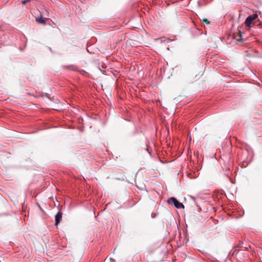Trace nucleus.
Instances as JSON below:
<instances>
[{
    "label": "nucleus",
    "mask_w": 262,
    "mask_h": 262,
    "mask_svg": "<svg viewBox=\"0 0 262 262\" xmlns=\"http://www.w3.org/2000/svg\"><path fill=\"white\" fill-rule=\"evenodd\" d=\"M202 21L203 23L204 27H206V25L208 26L211 24V22L209 21L207 18H203L202 19Z\"/></svg>",
    "instance_id": "6"
},
{
    "label": "nucleus",
    "mask_w": 262,
    "mask_h": 262,
    "mask_svg": "<svg viewBox=\"0 0 262 262\" xmlns=\"http://www.w3.org/2000/svg\"><path fill=\"white\" fill-rule=\"evenodd\" d=\"M167 203L169 205H173L174 207L178 209L184 208V205L174 197H171L168 199Z\"/></svg>",
    "instance_id": "3"
},
{
    "label": "nucleus",
    "mask_w": 262,
    "mask_h": 262,
    "mask_svg": "<svg viewBox=\"0 0 262 262\" xmlns=\"http://www.w3.org/2000/svg\"><path fill=\"white\" fill-rule=\"evenodd\" d=\"M164 41H166L167 42H168L169 41H170V39H168V38H164Z\"/></svg>",
    "instance_id": "8"
},
{
    "label": "nucleus",
    "mask_w": 262,
    "mask_h": 262,
    "mask_svg": "<svg viewBox=\"0 0 262 262\" xmlns=\"http://www.w3.org/2000/svg\"><path fill=\"white\" fill-rule=\"evenodd\" d=\"M238 33H242V31L241 30H239Z\"/></svg>",
    "instance_id": "9"
},
{
    "label": "nucleus",
    "mask_w": 262,
    "mask_h": 262,
    "mask_svg": "<svg viewBox=\"0 0 262 262\" xmlns=\"http://www.w3.org/2000/svg\"><path fill=\"white\" fill-rule=\"evenodd\" d=\"M62 213L60 211H58L55 215V226H57L60 223L62 218Z\"/></svg>",
    "instance_id": "4"
},
{
    "label": "nucleus",
    "mask_w": 262,
    "mask_h": 262,
    "mask_svg": "<svg viewBox=\"0 0 262 262\" xmlns=\"http://www.w3.org/2000/svg\"><path fill=\"white\" fill-rule=\"evenodd\" d=\"M258 14H260V13L256 11L253 14L250 15L247 17L244 24L246 28L245 31H249L250 28L256 26H258L260 24V21L258 19Z\"/></svg>",
    "instance_id": "1"
},
{
    "label": "nucleus",
    "mask_w": 262,
    "mask_h": 262,
    "mask_svg": "<svg viewBox=\"0 0 262 262\" xmlns=\"http://www.w3.org/2000/svg\"><path fill=\"white\" fill-rule=\"evenodd\" d=\"M31 0H24L21 2L23 4H26L27 3L30 2Z\"/></svg>",
    "instance_id": "7"
},
{
    "label": "nucleus",
    "mask_w": 262,
    "mask_h": 262,
    "mask_svg": "<svg viewBox=\"0 0 262 262\" xmlns=\"http://www.w3.org/2000/svg\"><path fill=\"white\" fill-rule=\"evenodd\" d=\"M245 34H226L229 42L232 44L241 45L247 42V37H245Z\"/></svg>",
    "instance_id": "2"
},
{
    "label": "nucleus",
    "mask_w": 262,
    "mask_h": 262,
    "mask_svg": "<svg viewBox=\"0 0 262 262\" xmlns=\"http://www.w3.org/2000/svg\"><path fill=\"white\" fill-rule=\"evenodd\" d=\"M35 19H36V21L39 24H45V23H46V20H45V18H43V17L41 14H40V16L36 17Z\"/></svg>",
    "instance_id": "5"
}]
</instances>
